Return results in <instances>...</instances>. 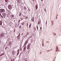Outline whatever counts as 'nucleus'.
Masks as SVG:
<instances>
[{
  "label": "nucleus",
  "instance_id": "33",
  "mask_svg": "<svg viewBox=\"0 0 61 61\" xmlns=\"http://www.w3.org/2000/svg\"><path fill=\"white\" fill-rule=\"evenodd\" d=\"M43 0H41V1H42V2H43Z\"/></svg>",
  "mask_w": 61,
  "mask_h": 61
},
{
  "label": "nucleus",
  "instance_id": "8",
  "mask_svg": "<svg viewBox=\"0 0 61 61\" xmlns=\"http://www.w3.org/2000/svg\"><path fill=\"white\" fill-rule=\"evenodd\" d=\"M2 15L3 16H5V13H3L2 14Z\"/></svg>",
  "mask_w": 61,
  "mask_h": 61
},
{
  "label": "nucleus",
  "instance_id": "7",
  "mask_svg": "<svg viewBox=\"0 0 61 61\" xmlns=\"http://www.w3.org/2000/svg\"><path fill=\"white\" fill-rule=\"evenodd\" d=\"M27 49H30V47H29V46H27Z\"/></svg>",
  "mask_w": 61,
  "mask_h": 61
},
{
  "label": "nucleus",
  "instance_id": "37",
  "mask_svg": "<svg viewBox=\"0 0 61 61\" xmlns=\"http://www.w3.org/2000/svg\"><path fill=\"white\" fill-rule=\"evenodd\" d=\"M1 43V41H0V43Z\"/></svg>",
  "mask_w": 61,
  "mask_h": 61
},
{
  "label": "nucleus",
  "instance_id": "5",
  "mask_svg": "<svg viewBox=\"0 0 61 61\" xmlns=\"http://www.w3.org/2000/svg\"><path fill=\"white\" fill-rule=\"evenodd\" d=\"M0 36H1V37H3L4 36V33H2L0 34Z\"/></svg>",
  "mask_w": 61,
  "mask_h": 61
},
{
  "label": "nucleus",
  "instance_id": "25",
  "mask_svg": "<svg viewBox=\"0 0 61 61\" xmlns=\"http://www.w3.org/2000/svg\"><path fill=\"white\" fill-rule=\"evenodd\" d=\"M37 28L38 31V26H37Z\"/></svg>",
  "mask_w": 61,
  "mask_h": 61
},
{
  "label": "nucleus",
  "instance_id": "26",
  "mask_svg": "<svg viewBox=\"0 0 61 61\" xmlns=\"http://www.w3.org/2000/svg\"><path fill=\"white\" fill-rule=\"evenodd\" d=\"M7 47H6L5 48V49L6 50V49H7Z\"/></svg>",
  "mask_w": 61,
  "mask_h": 61
},
{
  "label": "nucleus",
  "instance_id": "14",
  "mask_svg": "<svg viewBox=\"0 0 61 61\" xmlns=\"http://www.w3.org/2000/svg\"><path fill=\"white\" fill-rule=\"evenodd\" d=\"M5 54V53L2 54L1 55H0V56H3V55H4Z\"/></svg>",
  "mask_w": 61,
  "mask_h": 61
},
{
  "label": "nucleus",
  "instance_id": "9",
  "mask_svg": "<svg viewBox=\"0 0 61 61\" xmlns=\"http://www.w3.org/2000/svg\"><path fill=\"white\" fill-rule=\"evenodd\" d=\"M0 25H2V21L1 20L0 21Z\"/></svg>",
  "mask_w": 61,
  "mask_h": 61
},
{
  "label": "nucleus",
  "instance_id": "36",
  "mask_svg": "<svg viewBox=\"0 0 61 61\" xmlns=\"http://www.w3.org/2000/svg\"><path fill=\"white\" fill-rule=\"evenodd\" d=\"M27 25H28V23H27Z\"/></svg>",
  "mask_w": 61,
  "mask_h": 61
},
{
  "label": "nucleus",
  "instance_id": "1",
  "mask_svg": "<svg viewBox=\"0 0 61 61\" xmlns=\"http://www.w3.org/2000/svg\"><path fill=\"white\" fill-rule=\"evenodd\" d=\"M5 12V10L4 9H1L0 10V13H4Z\"/></svg>",
  "mask_w": 61,
  "mask_h": 61
},
{
  "label": "nucleus",
  "instance_id": "27",
  "mask_svg": "<svg viewBox=\"0 0 61 61\" xmlns=\"http://www.w3.org/2000/svg\"><path fill=\"white\" fill-rule=\"evenodd\" d=\"M12 54H14V51H12Z\"/></svg>",
  "mask_w": 61,
  "mask_h": 61
},
{
  "label": "nucleus",
  "instance_id": "4",
  "mask_svg": "<svg viewBox=\"0 0 61 61\" xmlns=\"http://www.w3.org/2000/svg\"><path fill=\"white\" fill-rule=\"evenodd\" d=\"M38 5H36V6H35V7H36V10H37V9L38 8Z\"/></svg>",
  "mask_w": 61,
  "mask_h": 61
},
{
  "label": "nucleus",
  "instance_id": "38",
  "mask_svg": "<svg viewBox=\"0 0 61 61\" xmlns=\"http://www.w3.org/2000/svg\"><path fill=\"white\" fill-rule=\"evenodd\" d=\"M43 40H44V39H43Z\"/></svg>",
  "mask_w": 61,
  "mask_h": 61
},
{
  "label": "nucleus",
  "instance_id": "11",
  "mask_svg": "<svg viewBox=\"0 0 61 61\" xmlns=\"http://www.w3.org/2000/svg\"><path fill=\"white\" fill-rule=\"evenodd\" d=\"M34 18H32V21L33 22H34Z\"/></svg>",
  "mask_w": 61,
  "mask_h": 61
},
{
  "label": "nucleus",
  "instance_id": "16",
  "mask_svg": "<svg viewBox=\"0 0 61 61\" xmlns=\"http://www.w3.org/2000/svg\"><path fill=\"white\" fill-rule=\"evenodd\" d=\"M20 34L19 33V36H18V37H19L20 36Z\"/></svg>",
  "mask_w": 61,
  "mask_h": 61
},
{
  "label": "nucleus",
  "instance_id": "12",
  "mask_svg": "<svg viewBox=\"0 0 61 61\" xmlns=\"http://www.w3.org/2000/svg\"><path fill=\"white\" fill-rule=\"evenodd\" d=\"M21 24H22V25H25V22H22L21 23Z\"/></svg>",
  "mask_w": 61,
  "mask_h": 61
},
{
  "label": "nucleus",
  "instance_id": "2",
  "mask_svg": "<svg viewBox=\"0 0 61 61\" xmlns=\"http://www.w3.org/2000/svg\"><path fill=\"white\" fill-rule=\"evenodd\" d=\"M8 8L10 10H11L12 9V6L10 5H9L8 6Z\"/></svg>",
  "mask_w": 61,
  "mask_h": 61
},
{
  "label": "nucleus",
  "instance_id": "19",
  "mask_svg": "<svg viewBox=\"0 0 61 61\" xmlns=\"http://www.w3.org/2000/svg\"><path fill=\"white\" fill-rule=\"evenodd\" d=\"M32 38V36H31L29 38Z\"/></svg>",
  "mask_w": 61,
  "mask_h": 61
},
{
  "label": "nucleus",
  "instance_id": "15",
  "mask_svg": "<svg viewBox=\"0 0 61 61\" xmlns=\"http://www.w3.org/2000/svg\"><path fill=\"white\" fill-rule=\"evenodd\" d=\"M19 28H21V25L19 26Z\"/></svg>",
  "mask_w": 61,
  "mask_h": 61
},
{
  "label": "nucleus",
  "instance_id": "24",
  "mask_svg": "<svg viewBox=\"0 0 61 61\" xmlns=\"http://www.w3.org/2000/svg\"><path fill=\"white\" fill-rule=\"evenodd\" d=\"M8 11H7L6 13H7V14H8Z\"/></svg>",
  "mask_w": 61,
  "mask_h": 61
},
{
  "label": "nucleus",
  "instance_id": "39",
  "mask_svg": "<svg viewBox=\"0 0 61 61\" xmlns=\"http://www.w3.org/2000/svg\"><path fill=\"white\" fill-rule=\"evenodd\" d=\"M8 61H9V60H8Z\"/></svg>",
  "mask_w": 61,
  "mask_h": 61
},
{
  "label": "nucleus",
  "instance_id": "17",
  "mask_svg": "<svg viewBox=\"0 0 61 61\" xmlns=\"http://www.w3.org/2000/svg\"><path fill=\"white\" fill-rule=\"evenodd\" d=\"M38 24H40V22H39V21H38Z\"/></svg>",
  "mask_w": 61,
  "mask_h": 61
},
{
  "label": "nucleus",
  "instance_id": "6",
  "mask_svg": "<svg viewBox=\"0 0 61 61\" xmlns=\"http://www.w3.org/2000/svg\"><path fill=\"white\" fill-rule=\"evenodd\" d=\"M12 24H13V23L12 22H10L9 23L10 25V26H12Z\"/></svg>",
  "mask_w": 61,
  "mask_h": 61
},
{
  "label": "nucleus",
  "instance_id": "28",
  "mask_svg": "<svg viewBox=\"0 0 61 61\" xmlns=\"http://www.w3.org/2000/svg\"><path fill=\"white\" fill-rule=\"evenodd\" d=\"M20 51H22V48H21L20 50Z\"/></svg>",
  "mask_w": 61,
  "mask_h": 61
},
{
  "label": "nucleus",
  "instance_id": "32",
  "mask_svg": "<svg viewBox=\"0 0 61 61\" xmlns=\"http://www.w3.org/2000/svg\"><path fill=\"white\" fill-rule=\"evenodd\" d=\"M23 35V33H22L21 34V35Z\"/></svg>",
  "mask_w": 61,
  "mask_h": 61
},
{
  "label": "nucleus",
  "instance_id": "23",
  "mask_svg": "<svg viewBox=\"0 0 61 61\" xmlns=\"http://www.w3.org/2000/svg\"><path fill=\"white\" fill-rule=\"evenodd\" d=\"M44 10V11H45V12H46V9H45Z\"/></svg>",
  "mask_w": 61,
  "mask_h": 61
},
{
  "label": "nucleus",
  "instance_id": "21",
  "mask_svg": "<svg viewBox=\"0 0 61 61\" xmlns=\"http://www.w3.org/2000/svg\"><path fill=\"white\" fill-rule=\"evenodd\" d=\"M28 42V41H26L25 42V43H26V44H27V43Z\"/></svg>",
  "mask_w": 61,
  "mask_h": 61
},
{
  "label": "nucleus",
  "instance_id": "22",
  "mask_svg": "<svg viewBox=\"0 0 61 61\" xmlns=\"http://www.w3.org/2000/svg\"><path fill=\"white\" fill-rule=\"evenodd\" d=\"M22 14V13H20L19 15V16H21V14Z\"/></svg>",
  "mask_w": 61,
  "mask_h": 61
},
{
  "label": "nucleus",
  "instance_id": "13",
  "mask_svg": "<svg viewBox=\"0 0 61 61\" xmlns=\"http://www.w3.org/2000/svg\"><path fill=\"white\" fill-rule=\"evenodd\" d=\"M26 49V46H25L24 47V50H25Z\"/></svg>",
  "mask_w": 61,
  "mask_h": 61
},
{
  "label": "nucleus",
  "instance_id": "30",
  "mask_svg": "<svg viewBox=\"0 0 61 61\" xmlns=\"http://www.w3.org/2000/svg\"><path fill=\"white\" fill-rule=\"evenodd\" d=\"M5 2H7V1H6V0H5Z\"/></svg>",
  "mask_w": 61,
  "mask_h": 61
},
{
  "label": "nucleus",
  "instance_id": "10",
  "mask_svg": "<svg viewBox=\"0 0 61 61\" xmlns=\"http://www.w3.org/2000/svg\"><path fill=\"white\" fill-rule=\"evenodd\" d=\"M31 24H30V25H29V28H30L31 27Z\"/></svg>",
  "mask_w": 61,
  "mask_h": 61
},
{
  "label": "nucleus",
  "instance_id": "3",
  "mask_svg": "<svg viewBox=\"0 0 61 61\" xmlns=\"http://www.w3.org/2000/svg\"><path fill=\"white\" fill-rule=\"evenodd\" d=\"M12 42L11 41H10L9 42V43L8 44V45L9 46H10L11 45H12Z\"/></svg>",
  "mask_w": 61,
  "mask_h": 61
},
{
  "label": "nucleus",
  "instance_id": "35",
  "mask_svg": "<svg viewBox=\"0 0 61 61\" xmlns=\"http://www.w3.org/2000/svg\"><path fill=\"white\" fill-rule=\"evenodd\" d=\"M27 27H28V25H27Z\"/></svg>",
  "mask_w": 61,
  "mask_h": 61
},
{
  "label": "nucleus",
  "instance_id": "18",
  "mask_svg": "<svg viewBox=\"0 0 61 61\" xmlns=\"http://www.w3.org/2000/svg\"><path fill=\"white\" fill-rule=\"evenodd\" d=\"M17 37V39H19V38H20V37Z\"/></svg>",
  "mask_w": 61,
  "mask_h": 61
},
{
  "label": "nucleus",
  "instance_id": "20",
  "mask_svg": "<svg viewBox=\"0 0 61 61\" xmlns=\"http://www.w3.org/2000/svg\"><path fill=\"white\" fill-rule=\"evenodd\" d=\"M28 17H25V18L26 19H28Z\"/></svg>",
  "mask_w": 61,
  "mask_h": 61
},
{
  "label": "nucleus",
  "instance_id": "34",
  "mask_svg": "<svg viewBox=\"0 0 61 61\" xmlns=\"http://www.w3.org/2000/svg\"><path fill=\"white\" fill-rule=\"evenodd\" d=\"M40 29H42V28L41 27V28H40Z\"/></svg>",
  "mask_w": 61,
  "mask_h": 61
},
{
  "label": "nucleus",
  "instance_id": "31",
  "mask_svg": "<svg viewBox=\"0 0 61 61\" xmlns=\"http://www.w3.org/2000/svg\"><path fill=\"white\" fill-rule=\"evenodd\" d=\"M0 15L1 16V13L0 12Z\"/></svg>",
  "mask_w": 61,
  "mask_h": 61
},
{
  "label": "nucleus",
  "instance_id": "29",
  "mask_svg": "<svg viewBox=\"0 0 61 61\" xmlns=\"http://www.w3.org/2000/svg\"><path fill=\"white\" fill-rule=\"evenodd\" d=\"M29 35V32H28L27 34V35Z\"/></svg>",
  "mask_w": 61,
  "mask_h": 61
}]
</instances>
